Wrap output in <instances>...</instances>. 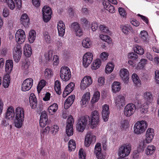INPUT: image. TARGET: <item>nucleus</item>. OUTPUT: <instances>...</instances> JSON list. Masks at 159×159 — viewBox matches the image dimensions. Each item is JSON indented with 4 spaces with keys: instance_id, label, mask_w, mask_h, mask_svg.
Instances as JSON below:
<instances>
[{
    "instance_id": "obj_8",
    "label": "nucleus",
    "mask_w": 159,
    "mask_h": 159,
    "mask_svg": "<svg viewBox=\"0 0 159 159\" xmlns=\"http://www.w3.org/2000/svg\"><path fill=\"white\" fill-rule=\"evenodd\" d=\"M135 110V105L132 103H129L125 107L124 110V115L127 117H129L134 114Z\"/></svg>"
},
{
    "instance_id": "obj_37",
    "label": "nucleus",
    "mask_w": 159,
    "mask_h": 159,
    "mask_svg": "<svg viewBox=\"0 0 159 159\" xmlns=\"http://www.w3.org/2000/svg\"><path fill=\"white\" fill-rule=\"evenodd\" d=\"M76 148V143L73 140H70L68 143L69 150L70 152L74 151Z\"/></svg>"
},
{
    "instance_id": "obj_5",
    "label": "nucleus",
    "mask_w": 159,
    "mask_h": 159,
    "mask_svg": "<svg viewBox=\"0 0 159 159\" xmlns=\"http://www.w3.org/2000/svg\"><path fill=\"white\" fill-rule=\"evenodd\" d=\"M131 151V147L128 144L122 145L119 148L118 154L120 157H125L128 156Z\"/></svg>"
},
{
    "instance_id": "obj_31",
    "label": "nucleus",
    "mask_w": 159,
    "mask_h": 159,
    "mask_svg": "<svg viewBox=\"0 0 159 159\" xmlns=\"http://www.w3.org/2000/svg\"><path fill=\"white\" fill-rule=\"evenodd\" d=\"M134 50V52L140 55H143L144 53V50L143 48L140 46L137 45H135Z\"/></svg>"
},
{
    "instance_id": "obj_26",
    "label": "nucleus",
    "mask_w": 159,
    "mask_h": 159,
    "mask_svg": "<svg viewBox=\"0 0 159 159\" xmlns=\"http://www.w3.org/2000/svg\"><path fill=\"white\" fill-rule=\"evenodd\" d=\"M112 89L114 93H116L119 91L121 89L120 83L118 82H114L112 84Z\"/></svg>"
},
{
    "instance_id": "obj_14",
    "label": "nucleus",
    "mask_w": 159,
    "mask_h": 159,
    "mask_svg": "<svg viewBox=\"0 0 159 159\" xmlns=\"http://www.w3.org/2000/svg\"><path fill=\"white\" fill-rule=\"evenodd\" d=\"M120 76L123 82L125 84H127L129 80V73L128 70L121 69L120 70Z\"/></svg>"
},
{
    "instance_id": "obj_54",
    "label": "nucleus",
    "mask_w": 159,
    "mask_h": 159,
    "mask_svg": "<svg viewBox=\"0 0 159 159\" xmlns=\"http://www.w3.org/2000/svg\"><path fill=\"white\" fill-rule=\"evenodd\" d=\"M51 129V132H52V134L54 135L58 131L59 127L57 125H54L52 126Z\"/></svg>"
},
{
    "instance_id": "obj_53",
    "label": "nucleus",
    "mask_w": 159,
    "mask_h": 159,
    "mask_svg": "<svg viewBox=\"0 0 159 159\" xmlns=\"http://www.w3.org/2000/svg\"><path fill=\"white\" fill-rule=\"evenodd\" d=\"M7 3L8 7L11 10H13L15 8V4L12 0H7Z\"/></svg>"
},
{
    "instance_id": "obj_22",
    "label": "nucleus",
    "mask_w": 159,
    "mask_h": 159,
    "mask_svg": "<svg viewBox=\"0 0 159 159\" xmlns=\"http://www.w3.org/2000/svg\"><path fill=\"white\" fill-rule=\"evenodd\" d=\"M30 105L33 109L36 108L37 106V101L35 95L34 93H31L29 98Z\"/></svg>"
},
{
    "instance_id": "obj_20",
    "label": "nucleus",
    "mask_w": 159,
    "mask_h": 159,
    "mask_svg": "<svg viewBox=\"0 0 159 159\" xmlns=\"http://www.w3.org/2000/svg\"><path fill=\"white\" fill-rule=\"evenodd\" d=\"M57 28L59 35L63 36L65 33V26L62 21H60L58 22Z\"/></svg>"
},
{
    "instance_id": "obj_38",
    "label": "nucleus",
    "mask_w": 159,
    "mask_h": 159,
    "mask_svg": "<svg viewBox=\"0 0 159 159\" xmlns=\"http://www.w3.org/2000/svg\"><path fill=\"white\" fill-rule=\"evenodd\" d=\"M55 89L57 94L60 95L61 93V84L60 82L58 80H57L55 82Z\"/></svg>"
},
{
    "instance_id": "obj_11",
    "label": "nucleus",
    "mask_w": 159,
    "mask_h": 159,
    "mask_svg": "<svg viewBox=\"0 0 159 159\" xmlns=\"http://www.w3.org/2000/svg\"><path fill=\"white\" fill-rule=\"evenodd\" d=\"M22 55L21 47L20 45H16L14 48L13 51V58L16 62H18L20 59Z\"/></svg>"
},
{
    "instance_id": "obj_9",
    "label": "nucleus",
    "mask_w": 159,
    "mask_h": 159,
    "mask_svg": "<svg viewBox=\"0 0 159 159\" xmlns=\"http://www.w3.org/2000/svg\"><path fill=\"white\" fill-rule=\"evenodd\" d=\"M93 60V55L90 52H87L83 56V64L85 67H87Z\"/></svg>"
},
{
    "instance_id": "obj_4",
    "label": "nucleus",
    "mask_w": 159,
    "mask_h": 159,
    "mask_svg": "<svg viewBox=\"0 0 159 159\" xmlns=\"http://www.w3.org/2000/svg\"><path fill=\"white\" fill-rule=\"evenodd\" d=\"M60 75L61 79L63 81H68L71 77V72L70 69L66 66L62 67L61 68Z\"/></svg>"
},
{
    "instance_id": "obj_52",
    "label": "nucleus",
    "mask_w": 159,
    "mask_h": 159,
    "mask_svg": "<svg viewBox=\"0 0 159 159\" xmlns=\"http://www.w3.org/2000/svg\"><path fill=\"white\" fill-rule=\"evenodd\" d=\"M74 122V120L73 117L71 116H69L67 120V124L66 126H69L71 125L73 127V124Z\"/></svg>"
},
{
    "instance_id": "obj_60",
    "label": "nucleus",
    "mask_w": 159,
    "mask_h": 159,
    "mask_svg": "<svg viewBox=\"0 0 159 159\" xmlns=\"http://www.w3.org/2000/svg\"><path fill=\"white\" fill-rule=\"evenodd\" d=\"M53 52L52 50L49 51L45 55L46 58L48 59V61L52 59Z\"/></svg>"
},
{
    "instance_id": "obj_58",
    "label": "nucleus",
    "mask_w": 159,
    "mask_h": 159,
    "mask_svg": "<svg viewBox=\"0 0 159 159\" xmlns=\"http://www.w3.org/2000/svg\"><path fill=\"white\" fill-rule=\"evenodd\" d=\"M100 152H101V144L100 143H98L95 145L94 152L95 154Z\"/></svg>"
},
{
    "instance_id": "obj_25",
    "label": "nucleus",
    "mask_w": 159,
    "mask_h": 159,
    "mask_svg": "<svg viewBox=\"0 0 159 159\" xmlns=\"http://www.w3.org/2000/svg\"><path fill=\"white\" fill-rule=\"evenodd\" d=\"M23 49L24 54L26 57H30L32 53V49L30 45L28 44H25Z\"/></svg>"
},
{
    "instance_id": "obj_15",
    "label": "nucleus",
    "mask_w": 159,
    "mask_h": 159,
    "mask_svg": "<svg viewBox=\"0 0 159 159\" xmlns=\"http://www.w3.org/2000/svg\"><path fill=\"white\" fill-rule=\"evenodd\" d=\"M154 135V129L151 128H148L146 132L145 141L149 143L152 142Z\"/></svg>"
},
{
    "instance_id": "obj_59",
    "label": "nucleus",
    "mask_w": 159,
    "mask_h": 159,
    "mask_svg": "<svg viewBox=\"0 0 159 159\" xmlns=\"http://www.w3.org/2000/svg\"><path fill=\"white\" fill-rule=\"evenodd\" d=\"M72 29L75 31L80 28L79 25L77 22H74L71 25Z\"/></svg>"
},
{
    "instance_id": "obj_33",
    "label": "nucleus",
    "mask_w": 159,
    "mask_h": 159,
    "mask_svg": "<svg viewBox=\"0 0 159 159\" xmlns=\"http://www.w3.org/2000/svg\"><path fill=\"white\" fill-rule=\"evenodd\" d=\"M148 105L144 103L139 108V110L142 114H145L148 112Z\"/></svg>"
},
{
    "instance_id": "obj_62",
    "label": "nucleus",
    "mask_w": 159,
    "mask_h": 159,
    "mask_svg": "<svg viewBox=\"0 0 159 159\" xmlns=\"http://www.w3.org/2000/svg\"><path fill=\"white\" fill-rule=\"evenodd\" d=\"M102 112H103V114H104V112L110 113L109 107L108 105L105 104L103 106Z\"/></svg>"
},
{
    "instance_id": "obj_24",
    "label": "nucleus",
    "mask_w": 159,
    "mask_h": 159,
    "mask_svg": "<svg viewBox=\"0 0 159 159\" xmlns=\"http://www.w3.org/2000/svg\"><path fill=\"white\" fill-rule=\"evenodd\" d=\"M15 111L13 107H10L8 108L6 114V119H12L14 116Z\"/></svg>"
},
{
    "instance_id": "obj_63",
    "label": "nucleus",
    "mask_w": 159,
    "mask_h": 159,
    "mask_svg": "<svg viewBox=\"0 0 159 159\" xmlns=\"http://www.w3.org/2000/svg\"><path fill=\"white\" fill-rule=\"evenodd\" d=\"M155 80L157 84H159V70H156L155 71Z\"/></svg>"
},
{
    "instance_id": "obj_36",
    "label": "nucleus",
    "mask_w": 159,
    "mask_h": 159,
    "mask_svg": "<svg viewBox=\"0 0 159 159\" xmlns=\"http://www.w3.org/2000/svg\"><path fill=\"white\" fill-rule=\"evenodd\" d=\"M155 149V147L153 145H149L146 149V153L147 155H151L154 152Z\"/></svg>"
},
{
    "instance_id": "obj_17",
    "label": "nucleus",
    "mask_w": 159,
    "mask_h": 159,
    "mask_svg": "<svg viewBox=\"0 0 159 159\" xmlns=\"http://www.w3.org/2000/svg\"><path fill=\"white\" fill-rule=\"evenodd\" d=\"M143 98L146 101L144 103L149 105L152 103L153 101L152 94L150 92H146L143 93Z\"/></svg>"
},
{
    "instance_id": "obj_18",
    "label": "nucleus",
    "mask_w": 159,
    "mask_h": 159,
    "mask_svg": "<svg viewBox=\"0 0 159 159\" xmlns=\"http://www.w3.org/2000/svg\"><path fill=\"white\" fill-rule=\"evenodd\" d=\"M115 102L116 106L119 107H123L125 103V97L121 95L117 96L116 98Z\"/></svg>"
},
{
    "instance_id": "obj_45",
    "label": "nucleus",
    "mask_w": 159,
    "mask_h": 159,
    "mask_svg": "<svg viewBox=\"0 0 159 159\" xmlns=\"http://www.w3.org/2000/svg\"><path fill=\"white\" fill-rule=\"evenodd\" d=\"M74 87V83L73 82H71L66 86L65 89L68 92V93H70L73 90Z\"/></svg>"
},
{
    "instance_id": "obj_7",
    "label": "nucleus",
    "mask_w": 159,
    "mask_h": 159,
    "mask_svg": "<svg viewBox=\"0 0 159 159\" xmlns=\"http://www.w3.org/2000/svg\"><path fill=\"white\" fill-rule=\"evenodd\" d=\"M96 136L91 131L88 132L86 134L84 141V145L86 147L89 146L91 143H94L96 141Z\"/></svg>"
},
{
    "instance_id": "obj_56",
    "label": "nucleus",
    "mask_w": 159,
    "mask_h": 159,
    "mask_svg": "<svg viewBox=\"0 0 159 159\" xmlns=\"http://www.w3.org/2000/svg\"><path fill=\"white\" fill-rule=\"evenodd\" d=\"M105 8L108 11L111 13H113L115 12V9L114 6L110 4L105 7Z\"/></svg>"
},
{
    "instance_id": "obj_42",
    "label": "nucleus",
    "mask_w": 159,
    "mask_h": 159,
    "mask_svg": "<svg viewBox=\"0 0 159 159\" xmlns=\"http://www.w3.org/2000/svg\"><path fill=\"white\" fill-rule=\"evenodd\" d=\"M43 38L47 43L49 44L51 43V38L48 32L45 31L43 33Z\"/></svg>"
},
{
    "instance_id": "obj_32",
    "label": "nucleus",
    "mask_w": 159,
    "mask_h": 159,
    "mask_svg": "<svg viewBox=\"0 0 159 159\" xmlns=\"http://www.w3.org/2000/svg\"><path fill=\"white\" fill-rule=\"evenodd\" d=\"M147 143L145 141V139L142 140L137 147V149L139 152H142L144 150V149L147 146Z\"/></svg>"
},
{
    "instance_id": "obj_27",
    "label": "nucleus",
    "mask_w": 159,
    "mask_h": 159,
    "mask_svg": "<svg viewBox=\"0 0 159 159\" xmlns=\"http://www.w3.org/2000/svg\"><path fill=\"white\" fill-rule=\"evenodd\" d=\"M58 109V105L57 104L54 103L49 107L48 110L50 115H53L56 112Z\"/></svg>"
},
{
    "instance_id": "obj_2",
    "label": "nucleus",
    "mask_w": 159,
    "mask_h": 159,
    "mask_svg": "<svg viewBox=\"0 0 159 159\" xmlns=\"http://www.w3.org/2000/svg\"><path fill=\"white\" fill-rule=\"evenodd\" d=\"M91 125L90 118L88 116H85L80 118L76 125L77 130L79 132H82L86 127H88Z\"/></svg>"
},
{
    "instance_id": "obj_50",
    "label": "nucleus",
    "mask_w": 159,
    "mask_h": 159,
    "mask_svg": "<svg viewBox=\"0 0 159 159\" xmlns=\"http://www.w3.org/2000/svg\"><path fill=\"white\" fill-rule=\"evenodd\" d=\"M100 30L104 33L109 34L110 33V31L109 30L107 27L103 25H101L99 27Z\"/></svg>"
},
{
    "instance_id": "obj_39",
    "label": "nucleus",
    "mask_w": 159,
    "mask_h": 159,
    "mask_svg": "<svg viewBox=\"0 0 159 159\" xmlns=\"http://www.w3.org/2000/svg\"><path fill=\"white\" fill-rule=\"evenodd\" d=\"M100 97V93L98 91L94 93L93 98L91 101L92 103H94L98 101Z\"/></svg>"
},
{
    "instance_id": "obj_43",
    "label": "nucleus",
    "mask_w": 159,
    "mask_h": 159,
    "mask_svg": "<svg viewBox=\"0 0 159 159\" xmlns=\"http://www.w3.org/2000/svg\"><path fill=\"white\" fill-rule=\"evenodd\" d=\"M114 65L112 63H108L105 68V72L106 73L109 74L113 70Z\"/></svg>"
},
{
    "instance_id": "obj_40",
    "label": "nucleus",
    "mask_w": 159,
    "mask_h": 159,
    "mask_svg": "<svg viewBox=\"0 0 159 159\" xmlns=\"http://www.w3.org/2000/svg\"><path fill=\"white\" fill-rule=\"evenodd\" d=\"M44 75L46 79L51 78L52 76L53 73L52 70L49 68L46 69L44 72Z\"/></svg>"
},
{
    "instance_id": "obj_35",
    "label": "nucleus",
    "mask_w": 159,
    "mask_h": 159,
    "mask_svg": "<svg viewBox=\"0 0 159 159\" xmlns=\"http://www.w3.org/2000/svg\"><path fill=\"white\" fill-rule=\"evenodd\" d=\"M101 61L100 59H97L93 62L92 65V69L93 70H96L99 68L101 65Z\"/></svg>"
},
{
    "instance_id": "obj_34",
    "label": "nucleus",
    "mask_w": 159,
    "mask_h": 159,
    "mask_svg": "<svg viewBox=\"0 0 159 159\" xmlns=\"http://www.w3.org/2000/svg\"><path fill=\"white\" fill-rule=\"evenodd\" d=\"M82 44L83 47L84 48H89L91 46V42L89 39L86 38L83 40Z\"/></svg>"
},
{
    "instance_id": "obj_28",
    "label": "nucleus",
    "mask_w": 159,
    "mask_h": 159,
    "mask_svg": "<svg viewBox=\"0 0 159 159\" xmlns=\"http://www.w3.org/2000/svg\"><path fill=\"white\" fill-rule=\"evenodd\" d=\"M132 80L135 85L139 86L141 84L140 80L138 75L135 73L133 74L132 76Z\"/></svg>"
},
{
    "instance_id": "obj_48",
    "label": "nucleus",
    "mask_w": 159,
    "mask_h": 159,
    "mask_svg": "<svg viewBox=\"0 0 159 159\" xmlns=\"http://www.w3.org/2000/svg\"><path fill=\"white\" fill-rule=\"evenodd\" d=\"M24 119H20L18 118H16V120L15 121V126L17 128H20L22 125V123L24 121Z\"/></svg>"
},
{
    "instance_id": "obj_13",
    "label": "nucleus",
    "mask_w": 159,
    "mask_h": 159,
    "mask_svg": "<svg viewBox=\"0 0 159 159\" xmlns=\"http://www.w3.org/2000/svg\"><path fill=\"white\" fill-rule=\"evenodd\" d=\"M33 80L30 78L25 79L23 82L21 86L22 91H26L30 89L33 84Z\"/></svg>"
},
{
    "instance_id": "obj_3",
    "label": "nucleus",
    "mask_w": 159,
    "mask_h": 159,
    "mask_svg": "<svg viewBox=\"0 0 159 159\" xmlns=\"http://www.w3.org/2000/svg\"><path fill=\"white\" fill-rule=\"evenodd\" d=\"M147 127V123L145 120L138 121L134 125V132L137 134H141L145 131Z\"/></svg>"
},
{
    "instance_id": "obj_30",
    "label": "nucleus",
    "mask_w": 159,
    "mask_h": 159,
    "mask_svg": "<svg viewBox=\"0 0 159 159\" xmlns=\"http://www.w3.org/2000/svg\"><path fill=\"white\" fill-rule=\"evenodd\" d=\"M36 37V33L34 30H32L29 32L28 39L30 43H33Z\"/></svg>"
},
{
    "instance_id": "obj_55",
    "label": "nucleus",
    "mask_w": 159,
    "mask_h": 159,
    "mask_svg": "<svg viewBox=\"0 0 159 159\" xmlns=\"http://www.w3.org/2000/svg\"><path fill=\"white\" fill-rule=\"evenodd\" d=\"M140 36L142 39L145 40L148 37V33L147 31L143 30L141 32Z\"/></svg>"
},
{
    "instance_id": "obj_49",
    "label": "nucleus",
    "mask_w": 159,
    "mask_h": 159,
    "mask_svg": "<svg viewBox=\"0 0 159 159\" xmlns=\"http://www.w3.org/2000/svg\"><path fill=\"white\" fill-rule=\"evenodd\" d=\"M66 132L68 136H70L73 134V127L71 125L69 126H66Z\"/></svg>"
},
{
    "instance_id": "obj_10",
    "label": "nucleus",
    "mask_w": 159,
    "mask_h": 159,
    "mask_svg": "<svg viewBox=\"0 0 159 159\" xmlns=\"http://www.w3.org/2000/svg\"><path fill=\"white\" fill-rule=\"evenodd\" d=\"M25 35L23 30L20 29L16 32L15 34V38L16 42L19 44L23 43L25 40Z\"/></svg>"
},
{
    "instance_id": "obj_6",
    "label": "nucleus",
    "mask_w": 159,
    "mask_h": 159,
    "mask_svg": "<svg viewBox=\"0 0 159 159\" xmlns=\"http://www.w3.org/2000/svg\"><path fill=\"white\" fill-rule=\"evenodd\" d=\"M91 127L92 129L96 127L99 122V115L98 111H93L91 116Z\"/></svg>"
},
{
    "instance_id": "obj_46",
    "label": "nucleus",
    "mask_w": 159,
    "mask_h": 159,
    "mask_svg": "<svg viewBox=\"0 0 159 159\" xmlns=\"http://www.w3.org/2000/svg\"><path fill=\"white\" fill-rule=\"evenodd\" d=\"M46 82L44 80H41L39 83L37 87V89L38 93H39L41 90L45 86Z\"/></svg>"
},
{
    "instance_id": "obj_16",
    "label": "nucleus",
    "mask_w": 159,
    "mask_h": 159,
    "mask_svg": "<svg viewBox=\"0 0 159 159\" xmlns=\"http://www.w3.org/2000/svg\"><path fill=\"white\" fill-rule=\"evenodd\" d=\"M48 120V116L46 112L43 111L41 113L40 119L39 120V125L42 127H44L47 124Z\"/></svg>"
},
{
    "instance_id": "obj_23",
    "label": "nucleus",
    "mask_w": 159,
    "mask_h": 159,
    "mask_svg": "<svg viewBox=\"0 0 159 159\" xmlns=\"http://www.w3.org/2000/svg\"><path fill=\"white\" fill-rule=\"evenodd\" d=\"M75 99V96L72 95L69 96L66 100L64 105V107L65 109H68L72 104Z\"/></svg>"
},
{
    "instance_id": "obj_29",
    "label": "nucleus",
    "mask_w": 159,
    "mask_h": 159,
    "mask_svg": "<svg viewBox=\"0 0 159 159\" xmlns=\"http://www.w3.org/2000/svg\"><path fill=\"white\" fill-rule=\"evenodd\" d=\"M90 93L89 92H87L83 96L81 102L83 105H84L88 102L90 99Z\"/></svg>"
},
{
    "instance_id": "obj_64",
    "label": "nucleus",
    "mask_w": 159,
    "mask_h": 159,
    "mask_svg": "<svg viewBox=\"0 0 159 159\" xmlns=\"http://www.w3.org/2000/svg\"><path fill=\"white\" fill-rule=\"evenodd\" d=\"M52 12L51 9L49 7L47 6H45L43 7L42 9L43 13H44V14L45 13H48L49 12Z\"/></svg>"
},
{
    "instance_id": "obj_21",
    "label": "nucleus",
    "mask_w": 159,
    "mask_h": 159,
    "mask_svg": "<svg viewBox=\"0 0 159 159\" xmlns=\"http://www.w3.org/2000/svg\"><path fill=\"white\" fill-rule=\"evenodd\" d=\"M20 22L25 27L27 26L30 22V19L28 15L24 13L23 14L20 18Z\"/></svg>"
},
{
    "instance_id": "obj_57",
    "label": "nucleus",
    "mask_w": 159,
    "mask_h": 159,
    "mask_svg": "<svg viewBox=\"0 0 159 159\" xmlns=\"http://www.w3.org/2000/svg\"><path fill=\"white\" fill-rule=\"evenodd\" d=\"M100 37L102 40L106 42H110L111 41L110 37L107 35L101 34L100 36Z\"/></svg>"
},
{
    "instance_id": "obj_1",
    "label": "nucleus",
    "mask_w": 159,
    "mask_h": 159,
    "mask_svg": "<svg viewBox=\"0 0 159 159\" xmlns=\"http://www.w3.org/2000/svg\"><path fill=\"white\" fill-rule=\"evenodd\" d=\"M5 66V70L7 73L4 76L2 84L5 88H7L8 87L10 82V76L9 74L11 72L13 68L12 61H7L6 63Z\"/></svg>"
},
{
    "instance_id": "obj_61",
    "label": "nucleus",
    "mask_w": 159,
    "mask_h": 159,
    "mask_svg": "<svg viewBox=\"0 0 159 159\" xmlns=\"http://www.w3.org/2000/svg\"><path fill=\"white\" fill-rule=\"evenodd\" d=\"M79 155L80 159H85V155L84 153L83 150L82 148H81L79 150Z\"/></svg>"
},
{
    "instance_id": "obj_44",
    "label": "nucleus",
    "mask_w": 159,
    "mask_h": 159,
    "mask_svg": "<svg viewBox=\"0 0 159 159\" xmlns=\"http://www.w3.org/2000/svg\"><path fill=\"white\" fill-rule=\"evenodd\" d=\"M122 32L125 34H128L129 33V31H132L133 30L132 27L129 25H128L127 26H124L121 27Z\"/></svg>"
},
{
    "instance_id": "obj_19",
    "label": "nucleus",
    "mask_w": 159,
    "mask_h": 159,
    "mask_svg": "<svg viewBox=\"0 0 159 159\" xmlns=\"http://www.w3.org/2000/svg\"><path fill=\"white\" fill-rule=\"evenodd\" d=\"M16 118L24 119L25 111L22 107H18L15 110Z\"/></svg>"
},
{
    "instance_id": "obj_12",
    "label": "nucleus",
    "mask_w": 159,
    "mask_h": 159,
    "mask_svg": "<svg viewBox=\"0 0 159 159\" xmlns=\"http://www.w3.org/2000/svg\"><path fill=\"white\" fill-rule=\"evenodd\" d=\"M93 80L91 77L89 76H86L83 79L80 85V88L84 90L92 84Z\"/></svg>"
},
{
    "instance_id": "obj_47",
    "label": "nucleus",
    "mask_w": 159,
    "mask_h": 159,
    "mask_svg": "<svg viewBox=\"0 0 159 159\" xmlns=\"http://www.w3.org/2000/svg\"><path fill=\"white\" fill-rule=\"evenodd\" d=\"M129 126V122L128 120H124L121 121L120 128L122 129H126Z\"/></svg>"
},
{
    "instance_id": "obj_41",
    "label": "nucleus",
    "mask_w": 159,
    "mask_h": 159,
    "mask_svg": "<svg viewBox=\"0 0 159 159\" xmlns=\"http://www.w3.org/2000/svg\"><path fill=\"white\" fill-rule=\"evenodd\" d=\"M52 12L43 13V21L45 22H48L50 19L51 17Z\"/></svg>"
},
{
    "instance_id": "obj_51",
    "label": "nucleus",
    "mask_w": 159,
    "mask_h": 159,
    "mask_svg": "<svg viewBox=\"0 0 159 159\" xmlns=\"http://www.w3.org/2000/svg\"><path fill=\"white\" fill-rule=\"evenodd\" d=\"M128 57L129 58L133 60H136L138 59V55L134 52L129 53Z\"/></svg>"
}]
</instances>
